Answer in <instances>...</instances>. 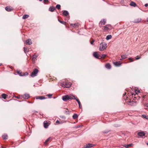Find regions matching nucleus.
Masks as SVG:
<instances>
[{"label":"nucleus","mask_w":148,"mask_h":148,"mask_svg":"<svg viewBox=\"0 0 148 148\" xmlns=\"http://www.w3.org/2000/svg\"><path fill=\"white\" fill-rule=\"evenodd\" d=\"M145 6L146 7H147L148 6V4H146L145 5Z\"/></svg>","instance_id":"obj_53"},{"label":"nucleus","mask_w":148,"mask_h":148,"mask_svg":"<svg viewBox=\"0 0 148 148\" xmlns=\"http://www.w3.org/2000/svg\"><path fill=\"white\" fill-rule=\"evenodd\" d=\"M2 65V64L1 63H0V66H1Z\"/></svg>","instance_id":"obj_56"},{"label":"nucleus","mask_w":148,"mask_h":148,"mask_svg":"<svg viewBox=\"0 0 148 148\" xmlns=\"http://www.w3.org/2000/svg\"><path fill=\"white\" fill-rule=\"evenodd\" d=\"M140 58V57H139L138 56H137V58H136V60H138Z\"/></svg>","instance_id":"obj_49"},{"label":"nucleus","mask_w":148,"mask_h":148,"mask_svg":"<svg viewBox=\"0 0 148 148\" xmlns=\"http://www.w3.org/2000/svg\"><path fill=\"white\" fill-rule=\"evenodd\" d=\"M58 21L60 22V21H61L59 19H58Z\"/></svg>","instance_id":"obj_55"},{"label":"nucleus","mask_w":148,"mask_h":148,"mask_svg":"<svg viewBox=\"0 0 148 148\" xmlns=\"http://www.w3.org/2000/svg\"><path fill=\"white\" fill-rule=\"evenodd\" d=\"M146 21L148 22V18H147L146 19Z\"/></svg>","instance_id":"obj_54"},{"label":"nucleus","mask_w":148,"mask_h":148,"mask_svg":"<svg viewBox=\"0 0 148 148\" xmlns=\"http://www.w3.org/2000/svg\"><path fill=\"white\" fill-rule=\"evenodd\" d=\"M142 116H143V118H145L146 119H148L147 118V117L146 116V115H142Z\"/></svg>","instance_id":"obj_45"},{"label":"nucleus","mask_w":148,"mask_h":148,"mask_svg":"<svg viewBox=\"0 0 148 148\" xmlns=\"http://www.w3.org/2000/svg\"><path fill=\"white\" fill-rule=\"evenodd\" d=\"M142 98L143 100H144L145 99L146 100H148V95L146 94L145 95H143L142 97Z\"/></svg>","instance_id":"obj_21"},{"label":"nucleus","mask_w":148,"mask_h":148,"mask_svg":"<svg viewBox=\"0 0 148 148\" xmlns=\"http://www.w3.org/2000/svg\"><path fill=\"white\" fill-rule=\"evenodd\" d=\"M93 56L96 58L101 59V53L99 52H95L93 53Z\"/></svg>","instance_id":"obj_3"},{"label":"nucleus","mask_w":148,"mask_h":148,"mask_svg":"<svg viewBox=\"0 0 148 148\" xmlns=\"http://www.w3.org/2000/svg\"><path fill=\"white\" fill-rule=\"evenodd\" d=\"M132 145H133L132 144H129V145H125L124 146V147L126 148H127L131 146Z\"/></svg>","instance_id":"obj_36"},{"label":"nucleus","mask_w":148,"mask_h":148,"mask_svg":"<svg viewBox=\"0 0 148 148\" xmlns=\"http://www.w3.org/2000/svg\"><path fill=\"white\" fill-rule=\"evenodd\" d=\"M113 63L116 66H119L121 65V63L119 62H113Z\"/></svg>","instance_id":"obj_14"},{"label":"nucleus","mask_w":148,"mask_h":148,"mask_svg":"<svg viewBox=\"0 0 148 148\" xmlns=\"http://www.w3.org/2000/svg\"><path fill=\"white\" fill-rule=\"evenodd\" d=\"M27 48H26V47H24V51L25 52V53H26V51H27Z\"/></svg>","instance_id":"obj_47"},{"label":"nucleus","mask_w":148,"mask_h":148,"mask_svg":"<svg viewBox=\"0 0 148 148\" xmlns=\"http://www.w3.org/2000/svg\"><path fill=\"white\" fill-rule=\"evenodd\" d=\"M29 16L28 15L26 14V15H24L23 16L22 18L23 19H26L27 18L29 17Z\"/></svg>","instance_id":"obj_31"},{"label":"nucleus","mask_w":148,"mask_h":148,"mask_svg":"<svg viewBox=\"0 0 148 148\" xmlns=\"http://www.w3.org/2000/svg\"><path fill=\"white\" fill-rule=\"evenodd\" d=\"M28 75V73L27 72L23 73V76H26Z\"/></svg>","instance_id":"obj_46"},{"label":"nucleus","mask_w":148,"mask_h":148,"mask_svg":"<svg viewBox=\"0 0 148 148\" xmlns=\"http://www.w3.org/2000/svg\"><path fill=\"white\" fill-rule=\"evenodd\" d=\"M1 96L3 98L5 99L7 97V95L5 94H3L1 95Z\"/></svg>","instance_id":"obj_30"},{"label":"nucleus","mask_w":148,"mask_h":148,"mask_svg":"<svg viewBox=\"0 0 148 148\" xmlns=\"http://www.w3.org/2000/svg\"><path fill=\"white\" fill-rule=\"evenodd\" d=\"M56 10V8L54 7L51 6L50 7L49 9V11L53 12Z\"/></svg>","instance_id":"obj_22"},{"label":"nucleus","mask_w":148,"mask_h":148,"mask_svg":"<svg viewBox=\"0 0 148 148\" xmlns=\"http://www.w3.org/2000/svg\"><path fill=\"white\" fill-rule=\"evenodd\" d=\"M48 0H43V2L45 3H47L48 2Z\"/></svg>","instance_id":"obj_43"},{"label":"nucleus","mask_w":148,"mask_h":148,"mask_svg":"<svg viewBox=\"0 0 148 148\" xmlns=\"http://www.w3.org/2000/svg\"><path fill=\"white\" fill-rule=\"evenodd\" d=\"M141 21V19L140 18H136L132 21L134 23H138L140 22Z\"/></svg>","instance_id":"obj_8"},{"label":"nucleus","mask_w":148,"mask_h":148,"mask_svg":"<svg viewBox=\"0 0 148 148\" xmlns=\"http://www.w3.org/2000/svg\"><path fill=\"white\" fill-rule=\"evenodd\" d=\"M145 107L148 108V103L145 104Z\"/></svg>","instance_id":"obj_50"},{"label":"nucleus","mask_w":148,"mask_h":148,"mask_svg":"<svg viewBox=\"0 0 148 148\" xmlns=\"http://www.w3.org/2000/svg\"><path fill=\"white\" fill-rule=\"evenodd\" d=\"M62 12H63V14L65 16H67L69 14V13L67 11H66V10L63 11Z\"/></svg>","instance_id":"obj_23"},{"label":"nucleus","mask_w":148,"mask_h":148,"mask_svg":"<svg viewBox=\"0 0 148 148\" xmlns=\"http://www.w3.org/2000/svg\"><path fill=\"white\" fill-rule=\"evenodd\" d=\"M92 147V145L91 144H88L84 145L83 148H89Z\"/></svg>","instance_id":"obj_13"},{"label":"nucleus","mask_w":148,"mask_h":148,"mask_svg":"<svg viewBox=\"0 0 148 148\" xmlns=\"http://www.w3.org/2000/svg\"><path fill=\"white\" fill-rule=\"evenodd\" d=\"M90 43L92 45V40H90Z\"/></svg>","instance_id":"obj_52"},{"label":"nucleus","mask_w":148,"mask_h":148,"mask_svg":"<svg viewBox=\"0 0 148 148\" xmlns=\"http://www.w3.org/2000/svg\"><path fill=\"white\" fill-rule=\"evenodd\" d=\"M51 139V138L49 137L47 139L46 141L44 143V145H48L47 142H48Z\"/></svg>","instance_id":"obj_26"},{"label":"nucleus","mask_w":148,"mask_h":148,"mask_svg":"<svg viewBox=\"0 0 148 148\" xmlns=\"http://www.w3.org/2000/svg\"><path fill=\"white\" fill-rule=\"evenodd\" d=\"M37 57H38V56L37 55H36L35 54L33 55L32 56V58L33 60H35L36 59V58H37Z\"/></svg>","instance_id":"obj_29"},{"label":"nucleus","mask_w":148,"mask_h":148,"mask_svg":"<svg viewBox=\"0 0 148 148\" xmlns=\"http://www.w3.org/2000/svg\"><path fill=\"white\" fill-rule=\"evenodd\" d=\"M131 94L132 97H130V98H132V99H133L134 100H135V99H136V98H137V97L138 98L137 99H139L140 97L138 96V95L137 92H135L134 93H131Z\"/></svg>","instance_id":"obj_4"},{"label":"nucleus","mask_w":148,"mask_h":148,"mask_svg":"<svg viewBox=\"0 0 148 148\" xmlns=\"http://www.w3.org/2000/svg\"><path fill=\"white\" fill-rule=\"evenodd\" d=\"M61 7V6L59 4H58L56 5V8L58 10H59L60 9Z\"/></svg>","instance_id":"obj_39"},{"label":"nucleus","mask_w":148,"mask_h":148,"mask_svg":"<svg viewBox=\"0 0 148 148\" xmlns=\"http://www.w3.org/2000/svg\"><path fill=\"white\" fill-rule=\"evenodd\" d=\"M60 23H61L65 25V22H64V21H60Z\"/></svg>","instance_id":"obj_48"},{"label":"nucleus","mask_w":148,"mask_h":148,"mask_svg":"<svg viewBox=\"0 0 148 148\" xmlns=\"http://www.w3.org/2000/svg\"><path fill=\"white\" fill-rule=\"evenodd\" d=\"M106 23V20L104 19L101 20L99 23V25L101 26L104 25Z\"/></svg>","instance_id":"obj_11"},{"label":"nucleus","mask_w":148,"mask_h":148,"mask_svg":"<svg viewBox=\"0 0 148 148\" xmlns=\"http://www.w3.org/2000/svg\"><path fill=\"white\" fill-rule=\"evenodd\" d=\"M39 0L40 1H42V0Z\"/></svg>","instance_id":"obj_58"},{"label":"nucleus","mask_w":148,"mask_h":148,"mask_svg":"<svg viewBox=\"0 0 148 148\" xmlns=\"http://www.w3.org/2000/svg\"><path fill=\"white\" fill-rule=\"evenodd\" d=\"M52 95V94H48V95H46V96L50 97H51Z\"/></svg>","instance_id":"obj_42"},{"label":"nucleus","mask_w":148,"mask_h":148,"mask_svg":"<svg viewBox=\"0 0 148 148\" xmlns=\"http://www.w3.org/2000/svg\"><path fill=\"white\" fill-rule=\"evenodd\" d=\"M36 99H39L40 100L43 99H45V97L43 96H38L36 97Z\"/></svg>","instance_id":"obj_15"},{"label":"nucleus","mask_w":148,"mask_h":148,"mask_svg":"<svg viewBox=\"0 0 148 148\" xmlns=\"http://www.w3.org/2000/svg\"><path fill=\"white\" fill-rule=\"evenodd\" d=\"M5 10L8 12H10L13 10V8L12 7L10 6H8L5 7Z\"/></svg>","instance_id":"obj_9"},{"label":"nucleus","mask_w":148,"mask_h":148,"mask_svg":"<svg viewBox=\"0 0 148 148\" xmlns=\"http://www.w3.org/2000/svg\"><path fill=\"white\" fill-rule=\"evenodd\" d=\"M94 40H93V42H94Z\"/></svg>","instance_id":"obj_60"},{"label":"nucleus","mask_w":148,"mask_h":148,"mask_svg":"<svg viewBox=\"0 0 148 148\" xmlns=\"http://www.w3.org/2000/svg\"><path fill=\"white\" fill-rule=\"evenodd\" d=\"M78 117L77 115V114H74L73 116V117L74 119H75L77 118Z\"/></svg>","instance_id":"obj_34"},{"label":"nucleus","mask_w":148,"mask_h":148,"mask_svg":"<svg viewBox=\"0 0 148 148\" xmlns=\"http://www.w3.org/2000/svg\"><path fill=\"white\" fill-rule=\"evenodd\" d=\"M61 85L62 87L68 88L71 86V84L70 82H65L63 84H62Z\"/></svg>","instance_id":"obj_5"},{"label":"nucleus","mask_w":148,"mask_h":148,"mask_svg":"<svg viewBox=\"0 0 148 148\" xmlns=\"http://www.w3.org/2000/svg\"><path fill=\"white\" fill-rule=\"evenodd\" d=\"M81 127V125H78L75 126L74 127L75 128H77L80 127Z\"/></svg>","instance_id":"obj_44"},{"label":"nucleus","mask_w":148,"mask_h":148,"mask_svg":"<svg viewBox=\"0 0 148 148\" xmlns=\"http://www.w3.org/2000/svg\"><path fill=\"white\" fill-rule=\"evenodd\" d=\"M21 97L25 99H27L30 96L28 94H25L24 95H21Z\"/></svg>","instance_id":"obj_10"},{"label":"nucleus","mask_w":148,"mask_h":148,"mask_svg":"<svg viewBox=\"0 0 148 148\" xmlns=\"http://www.w3.org/2000/svg\"><path fill=\"white\" fill-rule=\"evenodd\" d=\"M128 104L130 105H134L136 104V102L135 101L132 100V99H129L127 101Z\"/></svg>","instance_id":"obj_7"},{"label":"nucleus","mask_w":148,"mask_h":148,"mask_svg":"<svg viewBox=\"0 0 148 148\" xmlns=\"http://www.w3.org/2000/svg\"><path fill=\"white\" fill-rule=\"evenodd\" d=\"M16 73L21 76H23V73L21 71H17Z\"/></svg>","instance_id":"obj_24"},{"label":"nucleus","mask_w":148,"mask_h":148,"mask_svg":"<svg viewBox=\"0 0 148 148\" xmlns=\"http://www.w3.org/2000/svg\"><path fill=\"white\" fill-rule=\"evenodd\" d=\"M1 148H5V147H2Z\"/></svg>","instance_id":"obj_57"},{"label":"nucleus","mask_w":148,"mask_h":148,"mask_svg":"<svg viewBox=\"0 0 148 148\" xmlns=\"http://www.w3.org/2000/svg\"><path fill=\"white\" fill-rule=\"evenodd\" d=\"M38 71L37 69H35L31 73V76L32 77H34L36 76Z\"/></svg>","instance_id":"obj_6"},{"label":"nucleus","mask_w":148,"mask_h":148,"mask_svg":"<svg viewBox=\"0 0 148 148\" xmlns=\"http://www.w3.org/2000/svg\"><path fill=\"white\" fill-rule=\"evenodd\" d=\"M107 48V44L105 42H101L100 44L99 50L103 51L105 49Z\"/></svg>","instance_id":"obj_2"},{"label":"nucleus","mask_w":148,"mask_h":148,"mask_svg":"<svg viewBox=\"0 0 148 148\" xmlns=\"http://www.w3.org/2000/svg\"><path fill=\"white\" fill-rule=\"evenodd\" d=\"M8 137V136L6 134H4L2 136V138L3 140H5L7 139Z\"/></svg>","instance_id":"obj_28"},{"label":"nucleus","mask_w":148,"mask_h":148,"mask_svg":"<svg viewBox=\"0 0 148 148\" xmlns=\"http://www.w3.org/2000/svg\"><path fill=\"white\" fill-rule=\"evenodd\" d=\"M112 36L111 35H108L106 36V38L107 40H108L111 39L112 38Z\"/></svg>","instance_id":"obj_32"},{"label":"nucleus","mask_w":148,"mask_h":148,"mask_svg":"<svg viewBox=\"0 0 148 148\" xmlns=\"http://www.w3.org/2000/svg\"><path fill=\"white\" fill-rule=\"evenodd\" d=\"M79 26V24L78 23L75 24H71V27H78Z\"/></svg>","instance_id":"obj_16"},{"label":"nucleus","mask_w":148,"mask_h":148,"mask_svg":"<svg viewBox=\"0 0 148 148\" xmlns=\"http://www.w3.org/2000/svg\"><path fill=\"white\" fill-rule=\"evenodd\" d=\"M106 55L105 54H101V58H102V59H104L106 57Z\"/></svg>","instance_id":"obj_35"},{"label":"nucleus","mask_w":148,"mask_h":148,"mask_svg":"<svg viewBox=\"0 0 148 148\" xmlns=\"http://www.w3.org/2000/svg\"><path fill=\"white\" fill-rule=\"evenodd\" d=\"M26 42L27 44L29 45H31L32 44V41L30 39L27 40Z\"/></svg>","instance_id":"obj_18"},{"label":"nucleus","mask_w":148,"mask_h":148,"mask_svg":"<svg viewBox=\"0 0 148 148\" xmlns=\"http://www.w3.org/2000/svg\"><path fill=\"white\" fill-rule=\"evenodd\" d=\"M67 110L64 111L65 113L66 114H69V112L68 111V109L67 108L66 109Z\"/></svg>","instance_id":"obj_38"},{"label":"nucleus","mask_w":148,"mask_h":148,"mask_svg":"<svg viewBox=\"0 0 148 148\" xmlns=\"http://www.w3.org/2000/svg\"><path fill=\"white\" fill-rule=\"evenodd\" d=\"M79 107L80 108H82V107L81 106V104H79Z\"/></svg>","instance_id":"obj_51"},{"label":"nucleus","mask_w":148,"mask_h":148,"mask_svg":"<svg viewBox=\"0 0 148 148\" xmlns=\"http://www.w3.org/2000/svg\"><path fill=\"white\" fill-rule=\"evenodd\" d=\"M105 67L107 69H110L111 68V66L110 64L107 63L105 65Z\"/></svg>","instance_id":"obj_19"},{"label":"nucleus","mask_w":148,"mask_h":148,"mask_svg":"<svg viewBox=\"0 0 148 148\" xmlns=\"http://www.w3.org/2000/svg\"><path fill=\"white\" fill-rule=\"evenodd\" d=\"M104 27V29L105 30H110L111 29V25H106Z\"/></svg>","instance_id":"obj_12"},{"label":"nucleus","mask_w":148,"mask_h":148,"mask_svg":"<svg viewBox=\"0 0 148 148\" xmlns=\"http://www.w3.org/2000/svg\"><path fill=\"white\" fill-rule=\"evenodd\" d=\"M15 97L16 98H17V99H22V97H21V96L19 95V96H15Z\"/></svg>","instance_id":"obj_41"},{"label":"nucleus","mask_w":148,"mask_h":148,"mask_svg":"<svg viewBox=\"0 0 148 148\" xmlns=\"http://www.w3.org/2000/svg\"><path fill=\"white\" fill-rule=\"evenodd\" d=\"M138 135L141 137H142L143 136H144L145 135V134L144 132H139L138 133Z\"/></svg>","instance_id":"obj_20"},{"label":"nucleus","mask_w":148,"mask_h":148,"mask_svg":"<svg viewBox=\"0 0 148 148\" xmlns=\"http://www.w3.org/2000/svg\"><path fill=\"white\" fill-rule=\"evenodd\" d=\"M75 99H75L76 100V101L78 102V104L79 105V104H81L80 102V101H79V99H78V98H77V97L76 98L75 97Z\"/></svg>","instance_id":"obj_37"},{"label":"nucleus","mask_w":148,"mask_h":148,"mask_svg":"<svg viewBox=\"0 0 148 148\" xmlns=\"http://www.w3.org/2000/svg\"><path fill=\"white\" fill-rule=\"evenodd\" d=\"M127 55L126 54H125L123 55H121V58L120 59L121 60L123 59H125L127 58Z\"/></svg>","instance_id":"obj_17"},{"label":"nucleus","mask_w":148,"mask_h":148,"mask_svg":"<svg viewBox=\"0 0 148 148\" xmlns=\"http://www.w3.org/2000/svg\"><path fill=\"white\" fill-rule=\"evenodd\" d=\"M147 145H148V142L147 143Z\"/></svg>","instance_id":"obj_59"},{"label":"nucleus","mask_w":148,"mask_h":148,"mask_svg":"<svg viewBox=\"0 0 148 148\" xmlns=\"http://www.w3.org/2000/svg\"><path fill=\"white\" fill-rule=\"evenodd\" d=\"M64 122H63V121H61V122H60L58 120H57L56 122V123L57 124H62V123H64Z\"/></svg>","instance_id":"obj_33"},{"label":"nucleus","mask_w":148,"mask_h":148,"mask_svg":"<svg viewBox=\"0 0 148 148\" xmlns=\"http://www.w3.org/2000/svg\"><path fill=\"white\" fill-rule=\"evenodd\" d=\"M128 59L130 60V62H132L134 61V60H133V59L131 58H129Z\"/></svg>","instance_id":"obj_40"},{"label":"nucleus","mask_w":148,"mask_h":148,"mask_svg":"<svg viewBox=\"0 0 148 148\" xmlns=\"http://www.w3.org/2000/svg\"><path fill=\"white\" fill-rule=\"evenodd\" d=\"M48 124V123L46 121H44V127L45 128H47L49 125Z\"/></svg>","instance_id":"obj_25"},{"label":"nucleus","mask_w":148,"mask_h":148,"mask_svg":"<svg viewBox=\"0 0 148 148\" xmlns=\"http://www.w3.org/2000/svg\"><path fill=\"white\" fill-rule=\"evenodd\" d=\"M75 99V96L72 95H65L63 96L62 97V99L64 101H66L67 100Z\"/></svg>","instance_id":"obj_1"},{"label":"nucleus","mask_w":148,"mask_h":148,"mask_svg":"<svg viewBox=\"0 0 148 148\" xmlns=\"http://www.w3.org/2000/svg\"><path fill=\"white\" fill-rule=\"evenodd\" d=\"M130 5L132 6L136 7L137 6L136 4L133 1H131L130 4Z\"/></svg>","instance_id":"obj_27"}]
</instances>
